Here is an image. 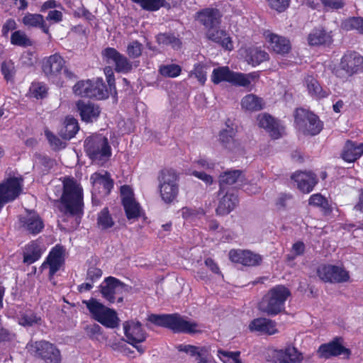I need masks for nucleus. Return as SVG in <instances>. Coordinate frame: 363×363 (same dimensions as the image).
Listing matches in <instances>:
<instances>
[{
    "mask_svg": "<svg viewBox=\"0 0 363 363\" xmlns=\"http://www.w3.org/2000/svg\"><path fill=\"white\" fill-rule=\"evenodd\" d=\"M177 349L180 352H184L192 357H196L197 363H209L210 357L208 350L206 347H196L191 345H179Z\"/></svg>",
    "mask_w": 363,
    "mask_h": 363,
    "instance_id": "26",
    "label": "nucleus"
},
{
    "mask_svg": "<svg viewBox=\"0 0 363 363\" xmlns=\"http://www.w3.org/2000/svg\"><path fill=\"white\" fill-rule=\"evenodd\" d=\"M84 149L91 162L98 164L107 162L112 155L108 138L101 134H94L87 137L84 143Z\"/></svg>",
    "mask_w": 363,
    "mask_h": 363,
    "instance_id": "5",
    "label": "nucleus"
},
{
    "mask_svg": "<svg viewBox=\"0 0 363 363\" xmlns=\"http://www.w3.org/2000/svg\"><path fill=\"white\" fill-rule=\"evenodd\" d=\"M17 28V23L13 18L7 19L2 26L1 35L3 37L6 38L10 31H15Z\"/></svg>",
    "mask_w": 363,
    "mask_h": 363,
    "instance_id": "62",
    "label": "nucleus"
},
{
    "mask_svg": "<svg viewBox=\"0 0 363 363\" xmlns=\"http://www.w3.org/2000/svg\"><path fill=\"white\" fill-rule=\"evenodd\" d=\"M91 182H113L110 173L104 169H101L91 175Z\"/></svg>",
    "mask_w": 363,
    "mask_h": 363,
    "instance_id": "59",
    "label": "nucleus"
},
{
    "mask_svg": "<svg viewBox=\"0 0 363 363\" xmlns=\"http://www.w3.org/2000/svg\"><path fill=\"white\" fill-rule=\"evenodd\" d=\"M22 23L28 28H40L44 33L50 34L49 26L41 14L27 13L22 18Z\"/></svg>",
    "mask_w": 363,
    "mask_h": 363,
    "instance_id": "34",
    "label": "nucleus"
},
{
    "mask_svg": "<svg viewBox=\"0 0 363 363\" xmlns=\"http://www.w3.org/2000/svg\"><path fill=\"white\" fill-rule=\"evenodd\" d=\"M332 73L342 81L363 73V56L357 51L347 50L339 64L333 68Z\"/></svg>",
    "mask_w": 363,
    "mask_h": 363,
    "instance_id": "7",
    "label": "nucleus"
},
{
    "mask_svg": "<svg viewBox=\"0 0 363 363\" xmlns=\"http://www.w3.org/2000/svg\"><path fill=\"white\" fill-rule=\"evenodd\" d=\"M229 259L234 263L247 267H255L262 262V257L248 250H231L228 253Z\"/></svg>",
    "mask_w": 363,
    "mask_h": 363,
    "instance_id": "18",
    "label": "nucleus"
},
{
    "mask_svg": "<svg viewBox=\"0 0 363 363\" xmlns=\"http://www.w3.org/2000/svg\"><path fill=\"white\" fill-rule=\"evenodd\" d=\"M363 155V143L347 140L343 147L341 157L347 162H354Z\"/></svg>",
    "mask_w": 363,
    "mask_h": 363,
    "instance_id": "24",
    "label": "nucleus"
},
{
    "mask_svg": "<svg viewBox=\"0 0 363 363\" xmlns=\"http://www.w3.org/2000/svg\"><path fill=\"white\" fill-rule=\"evenodd\" d=\"M259 77L256 72L250 73H242L234 72L228 66L219 67L215 68L211 74V81L214 84H218L222 82H226L235 86L244 87L249 89L252 82H255Z\"/></svg>",
    "mask_w": 363,
    "mask_h": 363,
    "instance_id": "6",
    "label": "nucleus"
},
{
    "mask_svg": "<svg viewBox=\"0 0 363 363\" xmlns=\"http://www.w3.org/2000/svg\"><path fill=\"white\" fill-rule=\"evenodd\" d=\"M101 55L107 63H114L115 71L118 73H128L133 69L132 62L114 48H106L102 50Z\"/></svg>",
    "mask_w": 363,
    "mask_h": 363,
    "instance_id": "14",
    "label": "nucleus"
},
{
    "mask_svg": "<svg viewBox=\"0 0 363 363\" xmlns=\"http://www.w3.org/2000/svg\"><path fill=\"white\" fill-rule=\"evenodd\" d=\"M65 248L56 245L50 252L46 260L43 263V269H49V276L51 278L60 269L64 263Z\"/></svg>",
    "mask_w": 363,
    "mask_h": 363,
    "instance_id": "19",
    "label": "nucleus"
},
{
    "mask_svg": "<svg viewBox=\"0 0 363 363\" xmlns=\"http://www.w3.org/2000/svg\"><path fill=\"white\" fill-rule=\"evenodd\" d=\"M333 273H334L333 265H322L318 269V275L324 281L332 282L333 279H335Z\"/></svg>",
    "mask_w": 363,
    "mask_h": 363,
    "instance_id": "54",
    "label": "nucleus"
},
{
    "mask_svg": "<svg viewBox=\"0 0 363 363\" xmlns=\"http://www.w3.org/2000/svg\"><path fill=\"white\" fill-rule=\"evenodd\" d=\"M28 352L46 363H60V350L53 344L45 341L30 342L27 344Z\"/></svg>",
    "mask_w": 363,
    "mask_h": 363,
    "instance_id": "10",
    "label": "nucleus"
},
{
    "mask_svg": "<svg viewBox=\"0 0 363 363\" xmlns=\"http://www.w3.org/2000/svg\"><path fill=\"white\" fill-rule=\"evenodd\" d=\"M157 41L159 44L170 45L174 49H179L182 47L181 40L172 33H160L157 36Z\"/></svg>",
    "mask_w": 363,
    "mask_h": 363,
    "instance_id": "43",
    "label": "nucleus"
},
{
    "mask_svg": "<svg viewBox=\"0 0 363 363\" xmlns=\"http://www.w3.org/2000/svg\"><path fill=\"white\" fill-rule=\"evenodd\" d=\"M208 38L213 42L220 45L226 50H233V43L228 33L223 30H208L207 33Z\"/></svg>",
    "mask_w": 363,
    "mask_h": 363,
    "instance_id": "32",
    "label": "nucleus"
},
{
    "mask_svg": "<svg viewBox=\"0 0 363 363\" xmlns=\"http://www.w3.org/2000/svg\"><path fill=\"white\" fill-rule=\"evenodd\" d=\"M332 36L323 29H313L308 36V43L311 46L330 45Z\"/></svg>",
    "mask_w": 363,
    "mask_h": 363,
    "instance_id": "36",
    "label": "nucleus"
},
{
    "mask_svg": "<svg viewBox=\"0 0 363 363\" xmlns=\"http://www.w3.org/2000/svg\"><path fill=\"white\" fill-rule=\"evenodd\" d=\"M121 195L123 203L135 199L133 189L129 185H123L121 187Z\"/></svg>",
    "mask_w": 363,
    "mask_h": 363,
    "instance_id": "63",
    "label": "nucleus"
},
{
    "mask_svg": "<svg viewBox=\"0 0 363 363\" xmlns=\"http://www.w3.org/2000/svg\"><path fill=\"white\" fill-rule=\"evenodd\" d=\"M1 72L6 82L13 81L16 74V67L12 60H6L1 64Z\"/></svg>",
    "mask_w": 363,
    "mask_h": 363,
    "instance_id": "48",
    "label": "nucleus"
},
{
    "mask_svg": "<svg viewBox=\"0 0 363 363\" xmlns=\"http://www.w3.org/2000/svg\"><path fill=\"white\" fill-rule=\"evenodd\" d=\"M226 125V128L219 132L218 140L224 148L232 150L239 146L238 141L235 138L237 130L230 127L227 123Z\"/></svg>",
    "mask_w": 363,
    "mask_h": 363,
    "instance_id": "29",
    "label": "nucleus"
},
{
    "mask_svg": "<svg viewBox=\"0 0 363 363\" xmlns=\"http://www.w3.org/2000/svg\"><path fill=\"white\" fill-rule=\"evenodd\" d=\"M45 135L52 149L56 150L65 147V145L63 144L61 140L48 128L45 130Z\"/></svg>",
    "mask_w": 363,
    "mask_h": 363,
    "instance_id": "55",
    "label": "nucleus"
},
{
    "mask_svg": "<svg viewBox=\"0 0 363 363\" xmlns=\"http://www.w3.org/2000/svg\"><path fill=\"white\" fill-rule=\"evenodd\" d=\"M133 3L139 5L143 10L147 11H157L169 4L166 0H130Z\"/></svg>",
    "mask_w": 363,
    "mask_h": 363,
    "instance_id": "41",
    "label": "nucleus"
},
{
    "mask_svg": "<svg viewBox=\"0 0 363 363\" xmlns=\"http://www.w3.org/2000/svg\"><path fill=\"white\" fill-rule=\"evenodd\" d=\"M123 329L128 342L133 345L140 353H143L145 349L138 345L146 339V334L140 323L135 320L127 321L123 324Z\"/></svg>",
    "mask_w": 363,
    "mask_h": 363,
    "instance_id": "15",
    "label": "nucleus"
},
{
    "mask_svg": "<svg viewBox=\"0 0 363 363\" xmlns=\"http://www.w3.org/2000/svg\"><path fill=\"white\" fill-rule=\"evenodd\" d=\"M76 111L82 122L92 123L98 121L101 108L94 102L79 99L76 102Z\"/></svg>",
    "mask_w": 363,
    "mask_h": 363,
    "instance_id": "17",
    "label": "nucleus"
},
{
    "mask_svg": "<svg viewBox=\"0 0 363 363\" xmlns=\"http://www.w3.org/2000/svg\"><path fill=\"white\" fill-rule=\"evenodd\" d=\"M37 162L35 165L36 172L40 175H46L50 173L51 169L55 164V160L47 155H39L36 157Z\"/></svg>",
    "mask_w": 363,
    "mask_h": 363,
    "instance_id": "39",
    "label": "nucleus"
},
{
    "mask_svg": "<svg viewBox=\"0 0 363 363\" xmlns=\"http://www.w3.org/2000/svg\"><path fill=\"white\" fill-rule=\"evenodd\" d=\"M55 194L58 198V208L67 216L75 218L77 227L83 216V189L79 183H62L55 188Z\"/></svg>",
    "mask_w": 363,
    "mask_h": 363,
    "instance_id": "1",
    "label": "nucleus"
},
{
    "mask_svg": "<svg viewBox=\"0 0 363 363\" xmlns=\"http://www.w3.org/2000/svg\"><path fill=\"white\" fill-rule=\"evenodd\" d=\"M333 276L335 279H333L332 282H343L349 279L348 272L342 267L333 266Z\"/></svg>",
    "mask_w": 363,
    "mask_h": 363,
    "instance_id": "60",
    "label": "nucleus"
},
{
    "mask_svg": "<svg viewBox=\"0 0 363 363\" xmlns=\"http://www.w3.org/2000/svg\"><path fill=\"white\" fill-rule=\"evenodd\" d=\"M160 189L161 196L166 203L172 201L178 193L177 183H162Z\"/></svg>",
    "mask_w": 363,
    "mask_h": 363,
    "instance_id": "40",
    "label": "nucleus"
},
{
    "mask_svg": "<svg viewBox=\"0 0 363 363\" xmlns=\"http://www.w3.org/2000/svg\"><path fill=\"white\" fill-rule=\"evenodd\" d=\"M72 91L77 96L98 101L106 99L114 93L101 77L79 80L73 86Z\"/></svg>",
    "mask_w": 363,
    "mask_h": 363,
    "instance_id": "4",
    "label": "nucleus"
},
{
    "mask_svg": "<svg viewBox=\"0 0 363 363\" xmlns=\"http://www.w3.org/2000/svg\"><path fill=\"white\" fill-rule=\"evenodd\" d=\"M40 318L37 317L34 313L29 312L21 315L18 322L23 326H32L35 324H40Z\"/></svg>",
    "mask_w": 363,
    "mask_h": 363,
    "instance_id": "52",
    "label": "nucleus"
},
{
    "mask_svg": "<svg viewBox=\"0 0 363 363\" xmlns=\"http://www.w3.org/2000/svg\"><path fill=\"white\" fill-rule=\"evenodd\" d=\"M125 215L129 220H137L142 215V210L139 203L134 199L123 203Z\"/></svg>",
    "mask_w": 363,
    "mask_h": 363,
    "instance_id": "44",
    "label": "nucleus"
},
{
    "mask_svg": "<svg viewBox=\"0 0 363 363\" xmlns=\"http://www.w3.org/2000/svg\"><path fill=\"white\" fill-rule=\"evenodd\" d=\"M249 329L252 332L256 331L269 335L278 332L274 321L262 318L253 320L249 325Z\"/></svg>",
    "mask_w": 363,
    "mask_h": 363,
    "instance_id": "27",
    "label": "nucleus"
},
{
    "mask_svg": "<svg viewBox=\"0 0 363 363\" xmlns=\"http://www.w3.org/2000/svg\"><path fill=\"white\" fill-rule=\"evenodd\" d=\"M23 228L30 233L35 235L39 233L44 227L43 222L40 216L30 213L21 219Z\"/></svg>",
    "mask_w": 363,
    "mask_h": 363,
    "instance_id": "35",
    "label": "nucleus"
},
{
    "mask_svg": "<svg viewBox=\"0 0 363 363\" xmlns=\"http://www.w3.org/2000/svg\"><path fill=\"white\" fill-rule=\"evenodd\" d=\"M318 353L320 357L328 359L341 354L349 357L350 351L342 346L340 338H335L328 343L321 345L318 348Z\"/></svg>",
    "mask_w": 363,
    "mask_h": 363,
    "instance_id": "20",
    "label": "nucleus"
},
{
    "mask_svg": "<svg viewBox=\"0 0 363 363\" xmlns=\"http://www.w3.org/2000/svg\"><path fill=\"white\" fill-rule=\"evenodd\" d=\"M49 86L44 82L33 81L31 82L26 96L32 100L43 101L48 98Z\"/></svg>",
    "mask_w": 363,
    "mask_h": 363,
    "instance_id": "30",
    "label": "nucleus"
},
{
    "mask_svg": "<svg viewBox=\"0 0 363 363\" xmlns=\"http://www.w3.org/2000/svg\"><path fill=\"white\" fill-rule=\"evenodd\" d=\"M178 179V172L172 167L162 169L158 176L159 182H177Z\"/></svg>",
    "mask_w": 363,
    "mask_h": 363,
    "instance_id": "51",
    "label": "nucleus"
},
{
    "mask_svg": "<svg viewBox=\"0 0 363 363\" xmlns=\"http://www.w3.org/2000/svg\"><path fill=\"white\" fill-rule=\"evenodd\" d=\"M143 44L135 40L130 42L127 46V54L132 59L138 58L143 52Z\"/></svg>",
    "mask_w": 363,
    "mask_h": 363,
    "instance_id": "53",
    "label": "nucleus"
},
{
    "mask_svg": "<svg viewBox=\"0 0 363 363\" xmlns=\"http://www.w3.org/2000/svg\"><path fill=\"white\" fill-rule=\"evenodd\" d=\"M242 171L239 169L227 170L220 175L219 182H238L242 176Z\"/></svg>",
    "mask_w": 363,
    "mask_h": 363,
    "instance_id": "56",
    "label": "nucleus"
},
{
    "mask_svg": "<svg viewBox=\"0 0 363 363\" xmlns=\"http://www.w3.org/2000/svg\"><path fill=\"white\" fill-rule=\"evenodd\" d=\"M197 20L206 28H213L220 22V15L217 9L206 8L196 13Z\"/></svg>",
    "mask_w": 363,
    "mask_h": 363,
    "instance_id": "25",
    "label": "nucleus"
},
{
    "mask_svg": "<svg viewBox=\"0 0 363 363\" xmlns=\"http://www.w3.org/2000/svg\"><path fill=\"white\" fill-rule=\"evenodd\" d=\"M308 203L311 206L326 208L328 206L327 199L320 194H315L311 196Z\"/></svg>",
    "mask_w": 363,
    "mask_h": 363,
    "instance_id": "61",
    "label": "nucleus"
},
{
    "mask_svg": "<svg viewBox=\"0 0 363 363\" xmlns=\"http://www.w3.org/2000/svg\"><path fill=\"white\" fill-rule=\"evenodd\" d=\"M206 65L203 62H198L194 65V69L190 75H194L201 84L203 85L206 81Z\"/></svg>",
    "mask_w": 363,
    "mask_h": 363,
    "instance_id": "50",
    "label": "nucleus"
},
{
    "mask_svg": "<svg viewBox=\"0 0 363 363\" xmlns=\"http://www.w3.org/2000/svg\"><path fill=\"white\" fill-rule=\"evenodd\" d=\"M293 182H318L316 174L312 171L295 172L291 177Z\"/></svg>",
    "mask_w": 363,
    "mask_h": 363,
    "instance_id": "49",
    "label": "nucleus"
},
{
    "mask_svg": "<svg viewBox=\"0 0 363 363\" xmlns=\"http://www.w3.org/2000/svg\"><path fill=\"white\" fill-rule=\"evenodd\" d=\"M66 61L60 53H55L44 57L41 69L46 78L57 85L62 86V72Z\"/></svg>",
    "mask_w": 363,
    "mask_h": 363,
    "instance_id": "11",
    "label": "nucleus"
},
{
    "mask_svg": "<svg viewBox=\"0 0 363 363\" xmlns=\"http://www.w3.org/2000/svg\"><path fill=\"white\" fill-rule=\"evenodd\" d=\"M93 319L108 328H115L118 325L119 319L116 312L98 301L91 298L83 301Z\"/></svg>",
    "mask_w": 363,
    "mask_h": 363,
    "instance_id": "9",
    "label": "nucleus"
},
{
    "mask_svg": "<svg viewBox=\"0 0 363 363\" xmlns=\"http://www.w3.org/2000/svg\"><path fill=\"white\" fill-rule=\"evenodd\" d=\"M341 27L346 31L356 30L363 35V18L350 17L342 22Z\"/></svg>",
    "mask_w": 363,
    "mask_h": 363,
    "instance_id": "42",
    "label": "nucleus"
},
{
    "mask_svg": "<svg viewBox=\"0 0 363 363\" xmlns=\"http://www.w3.org/2000/svg\"><path fill=\"white\" fill-rule=\"evenodd\" d=\"M264 105L263 99L253 94H247L241 100L242 108L250 112L261 111Z\"/></svg>",
    "mask_w": 363,
    "mask_h": 363,
    "instance_id": "37",
    "label": "nucleus"
},
{
    "mask_svg": "<svg viewBox=\"0 0 363 363\" xmlns=\"http://www.w3.org/2000/svg\"><path fill=\"white\" fill-rule=\"evenodd\" d=\"M158 72L162 77L175 78L181 74L182 67L177 64L162 65Z\"/></svg>",
    "mask_w": 363,
    "mask_h": 363,
    "instance_id": "45",
    "label": "nucleus"
},
{
    "mask_svg": "<svg viewBox=\"0 0 363 363\" xmlns=\"http://www.w3.org/2000/svg\"><path fill=\"white\" fill-rule=\"evenodd\" d=\"M45 249L41 243L37 240L32 241L26 245L23 251V262L30 264L38 260Z\"/></svg>",
    "mask_w": 363,
    "mask_h": 363,
    "instance_id": "28",
    "label": "nucleus"
},
{
    "mask_svg": "<svg viewBox=\"0 0 363 363\" xmlns=\"http://www.w3.org/2000/svg\"><path fill=\"white\" fill-rule=\"evenodd\" d=\"M272 357L277 363H299L303 359L302 353L291 345L274 350Z\"/></svg>",
    "mask_w": 363,
    "mask_h": 363,
    "instance_id": "21",
    "label": "nucleus"
},
{
    "mask_svg": "<svg viewBox=\"0 0 363 363\" xmlns=\"http://www.w3.org/2000/svg\"><path fill=\"white\" fill-rule=\"evenodd\" d=\"M114 220L107 208L102 209L98 214L97 224L102 229L106 230L114 225Z\"/></svg>",
    "mask_w": 363,
    "mask_h": 363,
    "instance_id": "46",
    "label": "nucleus"
},
{
    "mask_svg": "<svg viewBox=\"0 0 363 363\" xmlns=\"http://www.w3.org/2000/svg\"><path fill=\"white\" fill-rule=\"evenodd\" d=\"M257 120L259 127L264 128L272 139L277 140L283 136L285 127L279 120L267 113L259 114Z\"/></svg>",
    "mask_w": 363,
    "mask_h": 363,
    "instance_id": "16",
    "label": "nucleus"
},
{
    "mask_svg": "<svg viewBox=\"0 0 363 363\" xmlns=\"http://www.w3.org/2000/svg\"><path fill=\"white\" fill-rule=\"evenodd\" d=\"M218 197L216 212L219 215L228 214L238 203L237 191L231 186L230 183H220Z\"/></svg>",
    "mask_w": 363,
    "mask_h": 363,
    "instance_id": "12",
    "label": "nucleus"
},
{
    "mask_svg": "<svg viewBox=\"0 0 363 363\" xmlns=\"http://www.w3.org/2000/svg\"><path fill=\"white\" fill-rule=\"evenodd\" d=\"M79 130L78 121L72 116H67L64 121L63 126L59 131L60 136L66 140L73 138Z\"/></svg>",
    "mask_w": 363,
    "mask_h": 363,
    "instance_id": "33",
    "label": "nucleus"
},
{
    "mask_svg": "<svg viewBox=\"0 0 363 363\" xmlns=\"http://www.w3.org/2000/svg\"><path fill=\"white\" fill-rule=\"evenodd\" d=\"M305 84L308 94L315 99H321L329 96V91L323 89L319 82L312 75L305 77Z\"/></svg>",
    "mask_w": 363,
    "mask_h": 363,
    "instance_id": "31",
    "label": "nucleus"
},
{
    "mask_svg": "<svg viewBox=\"0 0 363 363\" xmlns=\"http://www.w3.org/2000/svg\"><path fill=\"white\" fill-rule=\"evenodd\" d=\"M23 177L11 168H8L5 172L3 182H23Z\"/></svg>",
    "mask_w": 363,
    "mask_h": 363,
    "instance_id": "64",
    "label": "nucleus"
},
{
    "mask_svg": "<svg viewBox=\"0 0 363 363\" xmlns=\"http://www.w3.org/2000/svg\"><path fill=\"white\" fill-rule=\"evenodd\" d=\"M294 123L305 135L314 136L323 128V122L318 115L303 108H297L294 112Z\"/></svg>",
    "mask_w": 363,
    "mask_h": 363,
    "instance_id": "8",
    "label": "nucleus"
},
{
    "mask_svg": "<svg viewBox=\"0 0 363 363\" xmlns=\"http://www.w3.org/2000/svg\"><path fill=\"white\" fill-rule=\"evenodd\" d=\"M291 0H267L269 6L279 13L284 12L290 4Z\"/></svg>",
    "mask_w": 363,
    "mask_h": 363,
    "instance_id": "57",
    "label": "nucleus"
},
{
    "mask_svg": "<svg viewBox=\"0 0 363 363\" xmlns=\"http://www.w3.org/2000/svg\"><path fill=\"white\" fill-rule=\"evenodd\" d=\"M218 357L223 363H242L240 358V352H230L223 350H218Z\"/></svg>",
    "mask_w": 363,
    "mask_h": 363,
    "instance_id": "47",
    "label": "nucleus"
},
{
    "mask_svg": "<svg viewBox=\"0 0 363 363\" xmlns=\"http://www.w3.org/2000/svg\"><path fill=\"white\" fill-rule=\"evenodd\" d=\"M264 35L267 42L274 52L284 55L291 50V43L286 38L271 33L269 30L265 32Z\"/></svg>",
    "mask_w": 363,
    "mask_h": 363,
    "instance_id": "22",
    "label": "nucleus"
},
{
    "mask_svg": "<svg viewBox=\"0 0 363 363\" xmlns=\"http://www.w3.org/2000/svg\"><path fill=\"white\" fill-rule=\"evenodd\" d=\"M245 60L252 67L259 65L269 60V55L261 46L251 45L245 49Z\"/></svg>",
    "mask_w": 363,
    "mask_h": 363,
    "instance_id": "23",
    "label": "nucleus"
},
{
    "mask_svg": "<svg viewBox=\"0 0 363 363\" xmlns=\"http://www.w3.org/2000/svg\"><path fill=\"white\" fill-rule=\"evenodd\" d=\"M291 292L283 285H277L269 289L262 297L258 308L260 311L268 315H276L285 309V303Z\"/></svg>",
    "mask_w": 363,
    "mask_h": 363,
    "instance_id": "3",
    "label": "nucleus"
},
{
    "mask_svg": "<svg viewBox=\"0 0 363 363\" xmlns=\"http://www.w3.org/2000/svg\"><path fill=\"white\" fill-rule=\"evenodd\" d=\"M148 320L155 325L168 328L177 333H201L203 327L194 320L184 318L179 314H151Z\"/></svg>",
    "mask_w": 363,
    "mask_h": 363,
    "instance_id": "2",
    "label": "nucleus"
},
{
    "mask_svg": "<svg viewBox=\"0 0 363 363\" xmlns=\"http://www.w3.org/2000/svg\"><path fill=\"white\" fill-rule=\"evenodd\" d=\"M128 290V286L113 277L106 278L101 284L103 297L111 303H113L116 299L118 302H122L123 294Z\"/></svg>",
    "mask_w": 363,
    "mask_h": 363,
    "instance_id": "13",
    "label": "nucleus"
},
{
    "mask_svg": "<svg viewBox=\"0 0 363 363\" xmlns=\"http://www.w3.org/2000/svg\"><path fill=\"white\" fill-rule=\"evenodd\" d=\"M10 42L11 45L21 48L32 47L34 45L33 40L28 36L25 31L21 30L12 32Z\"/></svg>",
    "mask_w": 363,
    "mask_h": 363,
    "instance_id": "38",
    "label": "nucleus"
},
{
    "mask_svg": "<svg viewBox=\"0 0 363 363\" xmlns=\"http://www.w3.org/2000/svg\"><path fill=\"white\" fill-rule=\"evenodd\" d=\"M324 6L325 9L328 10H339L345 6L344 0H320Z\"/></svg>",
    "mask_w": 363,
    "mask_h": 363,
    "instance_id": "58",
    "label": "nucleus"
}]
</instances>
